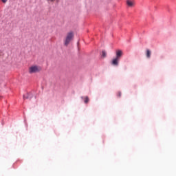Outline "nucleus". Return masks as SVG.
<instances>
[{
    "mask_svg": "<svg viewBox=\"0 0 176 176\" xmlns=\"http://www.w3.org/2000/svg\"><path fill=\"white\" fill-rule=\"evenodd\" d=\"M74 38V32L72 31L68 32L63 39L64 45L67 47L69 45V43L73 41Z\"/></svg>",
    "mask_w": 176,
    "mask_h": 176,
    "instance_id": "f257e3e1",
    "label": "nucleus"
},
{
    "mask_svg": "<svg viewBox=\"0 0 176 176\" xmlns=\"http://www.w3.org/2000/svg\"><path fill=\"white\" fill-rule=\"evenodd\" d=\"M42 70V68L38 65H32L29 67L28 72L30 74L38 73Z\"/></svg>",
    "mask_w": 176,
    "mask_h": 176,
    "instance_id": "f03ea898",
    "label": "nucleus"
},
{
    "mask_svg": "<svg viewBox=\"0 0 176 176\" xmlns=\"http://www.w3.org/2000/svg\"><path fill=\"white\" fill-rule=\"evenodd\" d=\"M120 59L118 58H115L113 59L111 64L116 66H118L119 65Z\"/></svg>",
    "mask_w": 176,
    "mask_h": 176,
    "instance_id": "7ed1b4c3",
    "label": "nucleus"
},
{
    "mask_svg": "<svg viewBox=\"0 0 176 176\" xmlns=\"http://www.w3.org/2000/svg\"><path fill=\"white\" fill-rule=\"evenodd\" d=\"M122 54H123V52H122V50H118L117 51H116V58H120V57L122 56Z\"/></svg>",
    "mask_w": 176,
    "mask_h": 176,
    "instance_id": "20e7f679",
    "label": "nucleus"
},
{
    "mask_svg": "<svg viewBox=\"0 0 176 176\" xmlns=\"http://www.w3.org/2000/svg\"><path fill=\"white\" fill-rule=\"evenodd\" d=\"M126 3L129 7H133L134 6V2L130 0H127Z\"/></svg>",
    "mask_w": 176,
    "mask_h": 176,
    "instance_id": "39448f33",
    "label": "nucleus"
},
{
    "mask_svg": "<svg viewBox=\"0 0 176 176\" xmlns=\"http://www.w3.org/2000/svg\"><path fill=\"white\" fill-rule=\"evenodd\" d=\"M151 55V52L149 50H146V56L149 58Z\"/></svg>",
    "mask_w": 176,
    "mask_h": 176,
    "instance_id": "423d86ee",
    "label": "nucleus"
},
{
    "mask_svg": "<svg viewBox=\"0 0 176 176\" xmlns=\"http://www.w3.org/2000/svg\"><path fill=\"white\" fill-rule=\"evenodd\" d=\"M30 99L31 97H30V94H28L27 96H23V99L25 100V99Z\"/></svg>",
    "mask_w": 176,
    "mask_h": 176,
    "instance_id": "0eeeda50",
    "label": "nucleus"
},
{
    "mask_svg": "<svg viewBox=\"0 0 176 176\" xmlns=\"http://www.w3.org/2000/svg\"><path fill=\"white\" fill-rule=\"evenodd\" d=\"M102 56L104 58H105V57L107 56V53H106V52H105L104 50H103V51L102 52Z\"/></svg>",
    "mask_w": 176,
    "mask_h": 176,
    "instance_id": "6e6552de",
    "label": "nucleus"
},
{
    "mask_svg": "<svg viewBox=\"0 0 176 176\" xmlns=\"http://www.w3.org/2000/svg\"><path fill=\"white\" fill-rule=\"evenodd\" d=\"M89 98H88L87 96L85 97V103H87V102H89Z\"/></svg>",
    "mask_w": 176,
    "mask_h": 176,
    "instance_id": "1a4fd4ad",
    "label": "nucleus"
},
{
    "mask_svg": "<svg viewBox=\"0 0 176 176\" xmlns=\"http://www.w3.org/2000/svg\"><path fill=\"white\" fill-rule=\"evenodd\" d=\"M1 1H2L3 3H6L8 1V0H1Z\"/></svg>",
    "mask_w": 176,
    "mask_h": 176,
    "instance_id": "9d476101",
    "label": "nucleus"
},
{
    "mask_svg": "<svg viewBox=\"0 0 176 176\" xmlns=\"http://www.w3.org/2000/svg\"><path fill=\"white\" fill-rule=\"evenodd\" d=\"M122 95V93L121 92H118V96L120 97Z\"/></svg>",
    "mask_w": 176,
    "mask_h": 176,
    "instance_id": "9b49d317",
    "label": "nucleus"
},
{
    "mask_svg": "<svg viewBox=\"0 0 176 176\" xmlns=\"http://www.w3.org/2000/svg\"><path fill=\"white\" fill-rule=\"evenodd\" d=\"M48 1H54V0H48Z\"/></svg>",
    "mask_w": 176,
    "mask_h": 176,
    "instance_id": "f8f14e48",
    "label": "nucleus"
}]
</instances>
